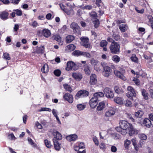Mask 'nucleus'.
<instances>
[{
	"mask_svg": "<svg viewBox=\"0 0 153 153\" xmlns=\"http://www.w3.org/2000/svg\"><path fill=\"white\" fill-rule=\"evenodd\" d=\"M120 47L119 44L114 41L109 47L111 52L112 54H118L120 52Z\"/></svg>",
	"mask_w": 153,
	"mask_h": 153,
	"instance_id": "nucleus-1",
	"label": "nucleus"
},
{
	"mask_svg": "<svg viewBox=\"0 0 153 153\" xmlns=\"http://www.w3.org/2000/svg\"><path fill=\"white\" fill-rule=\"evenodd\" d=\"M119 70V71L116 70H114V74L116 76L120 79L123 81H126V78L124 75L125 73V69L120 68Z\"/></svg>",
	"mask_w": 153,
	"mask_h": 153,
	"instance_id": "nucleus-2",
	"label": "nucleus"
},
{
	"mask_svg": "<svg viewBox=\"0 0 153 153\" xmlns=\"http://www.w3.org/2000/svg\"><path fill=\"white\" fill-rule=\"evenodd\" d=\"M79 66L76 64L74 62L69 61L67 62V67L65 68V70L68 71L71 70L75 71L78 69Z\"/></svg>",
	"mask_w": 153,
	"mask_h": 153,
	"instance_id": "nucleus-3",
	"label": "nucleus"
},
{
	"mask_svg": "<svg viewBox=\"0 0 153 153\" xmlns=\"http://www.w3.org/2000/svg\"><path fill=\"white\" fill-rule=\"evenodd\" d=\"M89 94V92L85 90H81L78 91L75 96V98L77 100L80 98L87 97Z\"/></svg>",
	"mask_w": 153,
	"mask_h": 153,
	"instance_id": "nucleus-4",
	"label": "nucleus"
},
{
	"mask_svg": "<svg viewBox=\"0 0 153 153\" xmlns=\"http://www.w3.org/2000/svg\"><path fill=\"white\" fill-rule=\"evenodd\" d=\"M70 27L73 29L74 32L78 35L81 34L80 27L78 24L75 22H73L70 25Z\"/></svg>",
	"mask_w": 153,
	"mask_h": 153,
	"instance_id": "nucleus-5",
	"label": "nucleus"
},
{
	"mask_svg": "<svg viewBox=\"0 0 153 153\" xmlns=\"http://www.w3.org/2000/svg\"><path fill=\"white\" fill-rule=\"evenodd\" d=\"M52 134L54 136L53 139V141H58L62 139V136L59 131L56 129H53L52 132Z\"/></svg>",
	"mask_w": 153,
	"mask_h": 153,
	"instance_id": "nucleus-6",
	"label": "nucleus"
},
{
	"mask_svg": "<svg viewBox=\"0 0 153 153\" xmlns=\"http://www.w3.org/2000/svg\"><path fill=\"white\" fill-rule=\"evenodd\" d=\"M128 130V134L130 136L138 134L140 131V130L139 129H135L132 125H131Z\"/></svg>",
	"mask_w": 153,
	"mask_h": 153,
	"instance_id": "nucleus-7",
	"label": "nucleus"
},
{
	"mask_svg": "<svg viewBox=\"0 0 153 153\" xmlns=\"http://www.w3.org/2000/svg\"><path fill=\"white\" fill-rule=\"evenodd\" d=\"M80 39L82 42V45L86 48H90L91 46L89 42V39L88 37H82L80 38Z\"/></svg>",
	"mask_w": 153,
	"mask_h": 153,
	"instance_id": "nucleus-8",
	"label": "nucleus"
},
{
	"mask_svg": "<svg viewBox=\"0 0 153 153\" xmlns=\"http://www.w3.org/2000/svg\"><path fill=\"white\" fill-rule=\"evenodd\" d=\"M102 73V74L104 76L107 77H108L112 72V70L111 68L108 66L104 67Z\"/></svg>",
	"mask_w": 153,
	"mask_h": 153,
	"instance_id": "nucleus-9",
	"label": "nucleus"
},
{
	"mask_svg": "<svg viewBox=\"0 0 153 153\" xmlns=\"http://www.w3.org/2000/svg\"><path fill=\"white\" fill-rule=\"evenodd\" d=\"M141 125H143L147 128H150L152 125V122L150 120L147 118H145L142 121L138 122Z\"/></svg>",
	"mask_w": 153,
	"mask_h": 153,
	"instance_id": "nucleus-10",
	"label": "nucleus"
},
{
	"mask_svg": "<svg viewBox=\"0 0 153 153\" xmlns=\"http://www.w3.org/2000/svg\"><path fill=\"white\" fill-rule=\"evenodd\" d=\"M99 100L97 98L93 97L90 100L89 104L91 108H94L96 107Z\"/></svg>",
	"mask_w": 153,
	"mask_h": 153,
	"instance_id": "nucleus-11",
	"label": "nucleus"
},
{
	"mask_svg": "<svg viewBox=\"0 0 153 153\" xmlns=\"http://www.w3.org/2000/svg\"><path fill=\"white\" fill-rule=\"evenodd\" d=\"M64 100L67 101L69 103H72L73 101V96L69 93H67L63 96Z\"/></svg>",
	"mask_w": 153,
	"mask_h": 153,
	"instance_id": "nucleus-12",
	"label": "nucleus"
},
{
	"mask_svg": "<svg viewBox=\"0 0 153 153\" xmlns=\"http://www.w3.org/2000/svg\"><path fill=\"white\" fill-rule=\"evenodd\" d=\"M120 126L122 127L123 129H128L131 125V123H128L127 121L125 120H122L121 121H120L119 123Z\"/></svg>",
	"mask_w": 153,
	"mask_h": 153,
	"instance_id": "nucleus-13",
	"label": "nucleus"
},
{
	"mask_svg": "<svg viewBox=\"0 0 153 153\" xmlns=\"http://www.w3.org/2000/svg\"><path fill=\"white\" fill-rule=\"evenodd\" d=\"M9 13L6 11H4L1 12L0 18L3 20H5L8 19Z\"/></svg>",
	"mask_w": 153,
	"mask_h": 153,
	"instance_id": "nucleus-14",
	"label": "nucleus"
},
{
	"mask_svg": "<svg viewBox=\"0 0 153 153\" xmlns=\"http://www.w3.org/2000/svg\"><path fill=\"white\" fill-rule=\"evenodd\" d=\"M97 76L94 74H92L90 76V83L91 85H94L97 82Z\"/></svg>",
	"mask_w": 153,
	"mask_h": 153,
	"instance_id": "nucleus-15",
	"label": "nucleus"
},
{
	"mask_svg": "<svg viewBox=\"0 0 153 153\" xmlns=\"http://www.w3.org/2000/svg\"><path fill=\"white\" fill-rule=\"evenodd\" d=\"M77 138V136L75 134H71L66 137V139L70 142L76 140Z\"/></svg>",
	"mask_w": 153,
	"mask_h": 153,
	"instance_id": "nucleus-16",
	"label": "nucleus"
},
{
	"mask_svg": "<svg viewBox=\"0 0 153 153\" xmlns=\"http://www.w3.org/2000/svg\"><path fill=\"white\" fill-rule=\"evenodd\" d=\"M127 89L128 91L130 92V93L134 97V98H137L136 97V91L132 86H128Z\"/></svg>",
	"mask_w": 153,
	"mask_h": 153,
	"instance_id": "nucleus-17",
	"label": "nucleus"
},
{
	"mask_svg": "<svg viewBox=\"0 0 153 153\" xmlns=\"http://www.w3.org/2000/svg\"><path fill=\"white\" fill-rule=\"evenodd\" d=\"M105 107V101H103L99 102L97 107V110L98 111L102 110Z\"/></svg>",
	"mask_w": 153,
	"mask_h": 153,
	"instance_id": "nucleus-18",
	"label": "nucleus"
},
{
	"mask_svg": "<svg viewBox=\"0 0 153 153\" xmlns=\"http://www.w3.org/2000/svg\"><path fill=\"white\" fill-rule=\"evenodd\" d=\"M45 47L44 46L41 45L40 47L37 46L36 52L37 54H43L44 53Z\"/></svg>",
	"mask_w": 153,
	"mask_h": 153,
	"instance_id": "nucleus-19",
	"label": "nucleus"
},
{
	"mask_svg": "<svg viewBox=\"0 0 153 153\" xmlns=\"http://www.w3.org/2000/svg\"><path fill=\"white\" fill-rule=\"evenodd\" d=\"M72 77L76 80L80 81L82 78V76L80 74H77L74 73L72 74Z\"/></svg>",
	"mask_w": 153,
	"mask_h": 153,
	"instance_id": "nucleus-20",
	"label": "nucleus"
},
{
	"mask_svg": "<svg viewBox=\"0 0 153 153\" xmlns=\"http://www.w3.org/2000/svg\"><path fill=\"white\" fill-rule=\"evenodd\" d=\"M75 39L74 37L71 35H68L65 38V42L67 44L71 43Z\"/></svg>",
	"mask_w": 153,
	"mask_h": 153,
	"instance_id": "nucleus-21",
	"label": "nucleus"
},
{
	"mask_svg": "<svg viewBox=\"0 0 153 153\" xmlns=\"http://www.w3.org/2000/svg\"><path fill=\"white\" fill-rule=\"evenodd\" d=\"M53 142L54 147L55 150L59 151L61 149V144L59 143L58 141H53Z\"/></svg>",
	"mask_w": 153,
	"mask_h": 153,
	"instance_id": "nucleus-22",
	"label": "nucleus"
},
{
	"mask_svg": "<svg viewBox=\"0 0 153 153\" xmlns=\"http://www.w3.org/2000/svg\"><path fill=\"white\" fill-rule=\"evenodd\" d=\"M43 35L46 38L48 37L51 34L50 31L48 29H44L42 30Z\"/></svg>",
	"mask_w": 153,
	"mask_h": 153,
	"instance_id": "nucleus-23",
	"label": "nucleus"
},
{
	"mask_svg": "<svg viewBox=\"0 0 153 153\" xmlns=\"http://www.w3.org/2000/svg\"><path fill=\"white\" fill-rule=\"evenodd\" d=\"M114 101L116 103L119 105H121L123 104L122 98L121 97H115L114 98Z\"/></svg>",
	"mask_w": 153,
	"mask_h": 153,
	"instance_id": "nucleus-24",
	"label": "nucleus"
},
{
	"mask_svg": "<svg viewBox=\"0 0 153 153\" xmlns=\"http://www.w3.org/2000/svg\"><path fill=\"white\" fill-rule=\"evenodd\" d=\"M41 70L42 73H46L48 71V65L46 63L44 65L41 69Z\"/></svg>",
	"mask_w": 153,
	"mask_h": 153,
	"instance_id": "nucleus-25",
	"label": "nucleus"
},
{
	"mask_svg": "<svg viewBox=\"0 0 153 153\" xmlns=\"http://www.w3.org/2000/svg\"><path fill=\"white\" fill-rule=\"evenodd\" d=\"M115 92L117 94H122L124 92V91L121 88L115 86L114 88Z\"/></svg>",
	"mask_w": 153,
	"mask_h": 153,
	"instance_id": "nucleus-26",
	"label": "nucleus"
},
{
	"mask_svg": "<svg viewBox=\"0 0 153 153\" xmlns=\"http://www.w3.org/2000/svg\"><path fill=\"white\" fill-rule=\"evenodd\" d=\"M115 113V111L112 109L107 111L105 114V116L107 117H110L114 115Z\"/></svg>",
	"mask_w": 153,
	"mask_h": 153,
	"instance_id": "nucleus-27",
	"label": "nucleus"
},
{
	"mask_svg": "<svg viewBox=\"0 0 153 153\" xmlns=\"http://www.w3.org/2000/svg\"><path fill=\"white\" fill-rule=\"evenodd\" d=\"M104 96V94L101 92H96L94 94V97L95 98H97L99 100V97H103Z\"/></svg>",
	"mask_w": 153,
	"mask_h": 153,
	"instance_id": "nucleus-28",
	"label": "nucleus"
},
{
	"mask_svg": "<svg viewBox=\"0 0 153 153\" xmlns=\"http://www.w3.org/2000/svg\"><path fill=\"white\" fill-rule=\"evenodd\" d=\"M119 28L122 32H125L128 28V26L126 24H122L120 26Z\"/></svg>",
	"mask_w": 153,
	"mask_h": 153,
	"instance_id": "nucleus-29",
	"label": "nucleus"
},
{
	"mask_svg": "<svg viewBox=\"0 0 153 153\" xmlns=\"http://www.w3.org/2000/svg\"><path fill=\"white\" fill-rule=\"evenodd\" d=\"M143 112L141 110H138L135 113V116L136 117L141 118L143 114Z\"/></svg>",
	"mask_w": 153,
	"mask_h": 153,
	"instance_id": "nucleus-30",
	"label": "nucleus"
},
{
	"mask_svg": "<svg viewBox=\"0 0 153 153\" xmlns=\"http://www.w3.org/2000/svg\"><path fill=\"white\" fill-rule=\"evenodd\" d=\"M142 94L144 97V98L146 100L148 99V94L147 93L146 90L145 89H143L142 90Z\"/></svg>",
	"mask_w": 153,
	"mask_h": 153,
	"instance_id": "nucleus-31",
	"label": "nucleus"
},
{
	"mask_svg": "<svg viewBox=\"0 0 153 153\" xmlns=\"http://www.w3.org/2000/svg\"><path fill=\"white\" fill-rule=\"evenodd\" d=\"M82 51L78 50H76L74 51L72 54L73 56H81L82 54Z\"/></svg>",
	"mask_w": 153,
	"mask_h": 153,
	"instance_id": "nucleus-32",
	"label": "nucleus"
},
{
	"mask_svg": "<svg viewBox=\"0 0 153 153\" xmlns=\"http://www.w3.org/2000/svg\"><path fill=\"white\" fill-rule=\"evenodd\" d=\"M63 86L66 90L68 91L70 93H71L72 91L73 90L71 88V87L69 85H68L67 84H64Z\"/></svg>",
	"mask_w": 153,
	"mask_h": 153,
	"instance_id": "nucleus-33",
	"label": "nucleus"
},
{
	"mask_svg": "<svg viewBox=\"0 0 153 153\" xmlns=\"http://www.w3.org/2000/svg\"><path fill=\"white\" fill-rule=\"evenodd\" d=\"M79 7L83 10L86 9L89 10H91L92 8V6L91 5H87L84 6L83 7H82V5H81L79 7Z\"/></svg>",
	"mask_w": 153,
	"mask_h": 153,
	"instance_id": "nucleus-34",
	"label": "nucleus"
},
{
	"mask_svg": "<svg viewBox=\"0 0 153 153\" xmlns=\"http://www.w3.org/2000/svg\"><path fill=\"white\" fill-rule=\"evenodd\" d=\"M86 105H83L82 104H77L76 105V107L77 109L79 111H82L85 108Z\"/></svg>",
	"mask_w": 153,
	"mask_h": 153,
	"instance_id": "nucleus-35",
	"label": "nucleus"
},
{
	"mask_svg": "<svg viewBox=\"0 0 153 153\" xmlns=\"http://www.w3.org/2000/svg\"><path fill=\"white\" fill-rule=\"evenodd\" d=\"M111 91V90L110 88L108 87L105 88L103 91L104 94H105L106 97L109 96V95H108V93H109V92H110Z\"/></svg>",
	"mask_w": 153,
	"mask_h": 153,
	"instance_id": "nucleus-36",
	"label": "nucleus"
},
{
	"mask_svg": "<svg viewBox=\"0 0 153 153\" xmlns=\"http://www.w3.org/2000/svg\"><path fill=\"white\" fill-rule=\"evenodd\" d=\"M44 143L46 146L48 148H50L53 147L52 145L51 144V141L48 140L47 139H45L44 140Z\"/></svg>",
	"mask_w": 153,
	"mask_h": 153,
	"instance_id": "nucleus-37",
	"label": "nucleus"
},
{
	"mask_svg": "<svg viewBox=\"0 0 153 153\" xmlns=\"http://www.w3.org/2000/svg\"><path fill=\"white\" fill-rule=\"evenodd\" d=\"M131 59L132 61L135 63H137L138 62V59L137 57L135 54H133L131 57Z\"/></svg>",
	"mask_w": 153,
	"mask_h": 153,
	"instance_id": "nucleus-38",
	"label": "nucleus"
},
{
	"mask_svg": "<svg viewBox=\"0 0 153 153\" xmlns=\"http://www.w3.org/2000/svg\"><path fill=\"white\" fill-rule=\"evenodd\" d=\"M89 15L91 17L95 19H97V15L96 12L95 11H92L91 13H89Z\"/></svg>",
	"mask_w": 153,
	"mask_h": 153,
	"instance_id": "nucleus-39",
	"label": "nucleus"
},
{
	"mask_svg": "<svg viewBox=\"0 0 153 153\" xmlns=\"http://www.w3.org/2000/svg\"><path fill=\"white\" fill-rule=\"evenodd\" d=\"M93 23L94 24V26L96 28H97L100 24V21L98 19H97L93 21Z\"/></svg>",
	"mask_w": 153,
	"mask_h": 153,
	"instance_id": "nucleus-40",
	"label": "nucleus"
},
{
	"mask_svg": "<svg viewBox=\"0 0 153 153\" xmlns=\"http://www.w3.org/2000/svg\"><path fill=\"white\" fill-rule=\"evenodd\" d=\"M108 42L106 40H102L100 42V45L101 47H106L107 45Z\"/></svg>",
	"mask_w": 153,
	"mask_h": 153,
	"instance_id": "nucleus-41",
	"label": "nucleus"
},
{
	"mask_svg": "<svg viewBox=\"0 0 153 153\" xmlns=\"http://www.w3.org/2000/svg\"><path fill=\"white\" fill-rule=\"evenodd\" d=\"M131 143V141L128 139H126L125 141L124 146L126 149H128L129 148V146Z\"/></svg>",
	"mask_w": 153,
	"mask_h": 153,
	"instance_id": "nucleus-42",
	"label": "nucleus"
},
{
	"mask_svg": "<svg viewBox=\"0 0 153 153\" xmlns=\"http://www.w3.org/2000/svg\"><path fill=\"white\" fill-rule=\"evenodd\" d=\"M61 71L59 69L55 70L53 71L54 74L57 76H59L61 74Z\"/></svg>",
	"mask_w": 153,
	"mask_h": 153,
	"instance_id": "nucleus-43",
	"label": "nucleus"
},
{
	"mask_svg": "<svg viewBox=\"0 0 153 153\" xmlns=\"http://www.w3.org/2000/svg\"><path fill=\"white\" fill-rule=\"evenodd\" d=\"M112 58L113 60L116 63L119 62L120 61V57L117 55H114Z\"/></svg>",
	"mask_w": 153,
	"mask_h": 153,
	"instance_id": "nucleus-44",
	"label": "nucleus"
},
{
	"mask_svg": "<svg viewBox=\"0 0 153 153\" xmlns=\"http://www.w3.org/2000/svg\"><path fill=\"white\" fill-rule=\"evenodd\" d=\"M126 95L127 96V97L129 98L132 101H134V102H135V101L137 100V98H133L134 97L130 93V92H128L126 94Z\"/></svg>",
	"mask_w": 153,
	"mask_h": 153,
	"instance_id": "nucleus-45",
	"label": "nucleus"
},
{
	"mask_svg": "<svg viewBox=\"0 0 153 153\" xmlns=\"http://www.w3.org/2000/svg\"><path fill=\"white\" fill-rule=\"evenodd\" d=\"M81 56L85 57L88 58H91V55L90 54L87 52H82Z\"/></svg>",
	"mask_w": 153,
	"mask_h": 153,
	"instance_id": "nucleus-46",
	"label": "nucleus"
},
{
	"mask_svg": "<svg viewBox=\"0 0 153 153\" xmlns=\"http://www.w3.org/2000/svg\"><path fill=\"white\" fill-rule=\"evenodd\" d=\"M14 12H16V13L17 16H20L22 15V11L19 9L13 10Z\"/></svg>",
	"mask_w": 153,
	"mask_h": 153,
	"instance_id": "nucleus-47",
	"label": "nucleus"
},
{
	"mask_svg": "<svg viewBox=\"0 0 153 153\" xmlns=\"http://www.w3.org/2000/svg\"><path fill=\"white\" fill-rule=\"evenodd\" d=\"M69 50L71 51H74L76 48V46L73 44H71L67 46Z\"/></svg>",
	"mask_w": 153,
	"mask_h": 153,
	"instance_id": "nucleus-48",
	"label": "nucleus"
},
{
	"mask_svg": "<svg viewBox=\"0 0 153 153\" xmlns=\"http://www.w3.org/2000/svg\"><path fill=\"white\" fill-rule=\"evenodd\" d=\"M3 56L4 58L5 59L9 60H10L11 59L10 57V54L7 52L4 53Z\"/></svg>",
	"mask_w": 153,
	"mask_h": 153,
	"instance_id": "nucleus-49",
	"label": "nucleus"
},
{
	"mask_svg": "<svg viewBox=\"0 0 153 153\" xmlns=\"http://www.w3.org/2000/svg\"><path fill=\"white\" fill-rule=\"evenodd\" d=\"M27 140L29 142V143L31 145L34 146V147H36L37 146V145L35 144L33 142V141L30 138L28 137L27 138Z\"/></svg>",
	"mask_w": 153,
	"mask_h": 153,
	"instance_id": "nucleus-50",
	"label": "nucleus"
},
{
	"mask_svg": "<svg viewBox=\"0 0 153 153\" xmlns=\"http://www.w3.org/2000/svg\"><path fill=\"white\" fill-rule=\"evenodd\" d=\"M112 37L116 41H118L120 38V37L119 35L118 34H116L114 33L112 35Z\"/></svg>",
	"mask_w": 153,
	"mask_h": 153,
	"instance_id": "nucleus-51",
	"label": "nucleus"
},
{
	"mask_svg": "<svg viewBox=\"0 0 153 153\" xmlns=\"http://www.w3.org/2000/svg\"><path fill=\"white\" fill-rule=\"evenodd\" d=\"M125 105L126 106L131 107L132 106L131 102V101L127 100L126 101Z\"/></svg>",
	"mask_w": 153,
	"mask_h": 153,
	"instance_id": "nucleus-52",
	"label": "nucleus"
},
{
	"mask_svg": "<svg viewBox=\"0 0 153 153\" xmlns=\"http://www.w3.org/2000/svg\"><path fill=\"white\" fill-rule=\"evenodd\" d=\"M151 84L152 86H150V89L149 90V91L152 97L153 98V89H152V87L153 86V82H152Z\"/></svg>",
	"mask_w": 153,
	"mask_h": 153,
	"instance_id": "nucleus-53",
	"label": "nucleus"
},
{
	"mask_svg": "<svg viewBox=\"0 0 153 153\" xmlns=\"http://www.w3.org/2000/svg\"><path fill=\"white\" fill-rule=\"evenodd\" d=\"M133 81L134 82L136 85H138L140 84V81L137 78L134 77Z\"/></svg>",
	"mask_w": 153,
	"mask_h": 153,
	"instance_id": "nucleus-54",
	"label": "nucleus"
},
{
	"mask_svg": "<svg viewBox=\"0 0 153 153\" xmlns=\"http://www.w3.org/2000/svg\"><path fill=\"white\" fill-rule=\"evenodd\" d=\"M84 71L86 74L89 75L90 74L91 71L89 70V67L88 66L85 68Z\"/></svg>",
	"mask_w": 153,
	"mask_h": 153,
	"instance_id": "nucleus-55",
	"label": "nucleus"
},
{
	"mask_svg": "<svg viewBox=\"0 0 153 153\" xmlns=\"http://www.w3.org/2000/svg\"><path fill=\"white\" fill-rule=\"evenodd\" d=\"M35 125L38 129H41L42 128V126L41 124L38 121L36 122Z\"/></svg>",
	"mask_w": 153,
	"mask_h": 153,
	"instance_id": "nucleus-56",
	"label": "nucleus"
},
{
	"mask_svg": "<svg viewBox=\"0 0 153 153\" xmlns=\"http://www.w3.org/2000/svg\"><path fill=\"white\" fill-rule=\"evenodd\" d=\"M91 63L92 65H94V66H95V65H97V62L94 59H92L91 60Z\"/></svg>",
	"mask_w": 153,
	"mask_h": 153,
	"instance_id": "nucleus-57",
	"label": "nucleus"
},
{
	"mask_svg": "<svg viewBox=\"0 0 153 153\" xmlns=\"http://www.w3.org/2000/svg\"><path fill=\"white\" fill-rule=\"evenodd\" d=\"M108 95L109 96H107V97H107L109 98H113L114 96V93L113 91L112 90L110 91V92H109V93H108Z\"/></svg>",
	"mask_w": 153,
	"mask_h": 153,
	"instance_id": "nucleus-58",
	"label": "nucleus"
},
{
	"mask_svg": "<svg viewBox=\"0 0 153 153\" xmlns=\"http://www.w3.org/2000/svg\"><path fill=\"white\" fill-rule=\"evenodd\" d=\"M37 34L38 36L41 37L43 35L42 30L41 31L40 30H38L37 31Z\"/></svg>",
	"mask_w": 153,
	"mask_h": 153,
	"instance_id": "nucleus-59",
	"label": "nucleus"
},
{
	"mask_svg": "<svg viewBox=\"0 0 153 153\" xmlns=\"http://www.w3.org/2000/svg\"><path fill=\"white\" fill-rule=\"evenodd\" d=\"M93 140L96 146L99 145V141L96 137H94L93 138Z\"/></svg>",
	"mask_w": 153,
	"mask_h": 153,
	"instance_id": "nucleus-60",
	"label": "nucleus"
},
{
	"mask_svg": "<svg viewBox=\"0 0 153 153\" xmlns=\"http://www.w3.org/2000/svg\"><path fill=\"white\" fill-rule=\"evenodd\" d=\"M116 23L118 25L122 23H126V20L125 19L118 20L117 21Z\"/></svg>",
	"mask_w": 153,
	"mask_h": 153,
	"instance_id": "nucleus-61",
	"label": "nucleus"
},
{
	"mask_svg": "<svg viewBox=\"0 0 153 153\" xmlns=\"http://www.w3.org/2000/svg\"><path fill=\"white\" fill-rule=\"evenodd\" d=\"M147 138V136L145 134H142L140 136V138L141 140H146Z\"/></svg>",
	"mask_w": 153,
	"mask_h": 153,
	"instance_id": "nucleus-62",
	"label": "nucleus"
},
{
	"mask_svg": "<svg viewBox=\"0 0 153 153\" xmlns=\"http://www.w3.org/2000/svg\"><path fill=\"white\" fill-rule=\"evenodd\" d=\"M117 149L116 147L115 146H113L111 147V151L112 152H116Z\"/></svg>",
	"mask_w": 153,
	"mask_h": 153,
	"instance_id": "nucleus-63",
	"label": "nucleus"
},
{
	"mask_svg": "<svg viewBox=\"0 0 153 153\" xmlns=\"http://www.w3.org/2000/svg\"><path fill=\"white\" fill-rule=\"evenodd\" d=\"M115 129L117 131L120 133L123 129V128L122 127L120 126H119L116 127L115 128Z\"/></svg>",
	"mask_w": 153,
	"mask_h": 153,
	"instance_id": "nucleus-64",
	"label": "nucleus"
}]
</instances>
